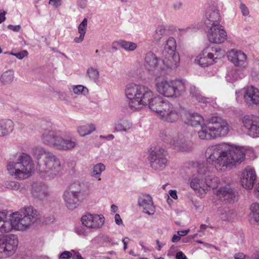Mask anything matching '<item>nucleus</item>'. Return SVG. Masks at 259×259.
I'll return each mask as SVG.
<instances>
[{"mask_svg":"<svg viewBox=\"0 0 259 259\" xmlns=\"http://www.w3.org/2000/svg\"><path fill=\"white\" fill-rule=\"evenodd\" d=\"M128 107L136 111L148 106L160 119L168 122L177 121L181 116V109L175 107L161 97H153V92L148 87L134 83L127 84L125 89Z\"/></svg>","mask_w":259,"mask_h":259,"instance_id":"1","label":"nucleus"},{"mask_svg":"<svg viewBox=\"0 0 259 259\" xmlns=\"http://www.w3.org/2000/svg\"><path fill=\"white\" fill-rule=\"evenodd\" d=\"M207 163L217 170H223L245 158L244 148L223 143L208 147L205 154Z\"/></svg>","mask_w":259,"mask_h":259,"instance_id":"2","label":"nucleus"},{"mask_svg":"<svg viewBox=\"0 0 259 259\" xmlns=\"http://www.w3.org/2000/svg\"><path fill=\"white\" fill-rule=\"evenodd\" d=\"M39 219L38 213L33 207L25 206L11 213L0 212V232L7 233L13 230L25 231L30 229Z\"/></svg>","mask_w":259,"mask_h":259,"instance_id":"3","label":"nucleus"},{"mask_svg":"<svg viewBox=\"0 0 259 259\" xmlns=\"http://www.w3.org/2000/svg\"><path fill=\"white\" fill-rule=\"evenodd\" d=\"M32 152L37 159V170L41 177L54 178L59 174L62 167L56 156L41 147H35Z\"/></svg>","mask_w":259,"mask_h":259,"instance_id":"4","label":"nucleus"},{"mask_svg":"<svg viewBox=\"0 0 259 259\" xmlns=\"http://www.w3.org/2000/svg\"><path fill=\"white\" fill-rule=\"evenodd\" d=\"M6 169L10 176L20 180L29 178L35 171L32 158L26 153H20L16 161H8Z\"/></svg>","mask_w":259,"mask_h":259,"instance_id":"5","label":"nucleus"},{"mask_svg":"<svg viewBox=\"0 0 259 259\" xmlns=\"http://www.w3.org/2000/svg\"><path fill=\"white\" fill-rule=\"evenodd\" d=\"M43 142L56 149L70 151L77 145L76 140L71 138H65L62 132L54 128L45 130L41 136Z\"/></svg>","mask_w":259,"mask_h":259,"instance_id":"6","label":"nucleus"},{"mask_svg":"<svg viewBox=\"0 0 259 259\" xmlns=\"http://www.w3.org/2000/svg\"><path fill=\"white\" fill-rule=\"evenodd\" d=\"M155 87L158 93L167 98H178L186 91L185 82L180 79L157 78L155 79Z\"/></svg>","mask_w":259,"mask_h":259,"instance_id":"7","label":"nucleus"},{"mask_svg":"<svg viewBox=\"0 0 259 259\" xmlns=\"http://www.w3.org/2000/svg\"><path fill=\"white\" fill-rule=\"evenodd\" d=\"M165 151L160 147H157L153 150L149 157L150 166L155 170L163 169L167 164V160L165 157Z\"/></svg>","mask_w":259,"mask_h":259,"instance_id":"8","label":"nucleus"},{"mask_svg":"<svg viewBox=\"0 0 259 259\" xmlns=\"http://www.w3.org/2000/svg\"><path fill=\"white\" fill-rule=\"evenodd\" d=\"M207 37L209 41L213 44L223 43L227 38V32L221 25H217L206 28Z\"/></svg>","mask_w":259,"mask_h":259,"instance_id":"9","label":"nucleus"},{"mask_svg":"<svg viewBox=\"0 0 259 259\" xmlns=\"http://www.w3.org/2000/svg\"><path fill=\"white\" fill-rule=\"evenodd\" d=\"M105 221L104 217L102 214L87 213L81 218L83 226L86 228L94 230L101 228Z\"/></svg>","mask_w":259,"mask_h":259,"instance_id":"10","label":"nucleus"},{"mask_svg":"<svg viewBox=\"0 0 259 259\" xmlns=\"http://www.w3.org/2000/svg\"><path fill=\"white\" fill-rule=\"evenodd\" d=\"M144 67L151 74L156 75L164 68L161 67L159 60L156 55L152 52H148L145 56Z\"/></svg>","mask_w":259,"mask_h":259,"instance_id":"11","label":"nucleus"},{"mask_svg":"<svg viewBox=\"0 0 259 259\" xmlns=\"http://www.w3.org/2000/svg\"><path fill=\"white\" fill-rule=\"evenodd\" d=\"M210 119L214 139L225 137L228 135L229 132V126L225 120L219 116H213Z\"/></svg>","mask_w":259,"mask_h":259,"instance_id":"12","label":"nucleus"},{"mask_svg":"<svg viewBox=\"0 0 259 259\" xmlns=\"http://www.w3.org/2000/svg\"><path fill=\"white\" fill-rule=\"evenodd\" d=\"M18 245V239L16 236L10 235L1 238V252L9 255L16 251Z\"/></svg>","mask_w":259,"mask_h":259,"instance_id":"13","label":"nucleus"},{"mask_svg":"<svg viewBox=\"0 0 259 259\" xmlns=\"http://www.w3.org/2000/svg\"><path fill=\"white\" fill-rule=\"evenodd\" d=\"M244 126L248 130L249 135L252 137H259V117L245 115L242 118Z\"/></svg>","mask_w":259,"mask_h":259,"instance_id":"14","label":"nucleus"},{"mask_svg":"<svg viewBox=\"0 0 259 259\" xmlns=\"http://www.w3.org/2000/svg\"><path fill=\"white\" fill-rule=\"evenodd\" d=\"M227 57L235 66L241 69H244L247 66L246 55L241 51L232 50L228 52Z\"/></svg>","mask_w":259,"mask_h":259,"instance_id":"15","label":"nucleus"},{"mask_svg":"<svg viewBox=\"0 0 259 259\" xmlns=\"http://www.w3.org/2000/svg\"><path fill=\"white\" fill-rule=\"evenodd\" d=\"M204 23L206 28L221 25V16L219 10L214 7H209L205 11Z\"/></svg>","mask_w":259,"mask_h":259,"instance_id":"16","label":"nucleus"},{"mask_svg":"<svg viewBox=\"0 0 259 259\" xmlns=\"http://www.w3.org/2000/svg\"><path fill=\"white\" fill-rule=\"evenodd\" d=\"M190 185L191 188L198 194L200 197H204L206 192V184L204 177L200 175L194 176L191 180Z\"/></svg>","mask_w":259,"mask_h":259,"instance_id":"17","label":"nucleus"},{"mask_svg":"<svg viewBox=\"0 0 259 259\" xmlns=\"http://www.w3.org/2000/svg\"><path fill=\"white\" fill-rule=\"evenodd\" d=\"M215 195L220 199H223L228 202L234 201L237 197V193L230 184H227L219 188Z\"/></svg>","mask_w":259,"mask_h":259,"instance_id":"18","label":"nucleus"},{"mask_svg":"<svg viewBox=\"0 0 259 259\" xmlns=\"http://www.w3.org/2000/svg\"><path fill=\"white\" fill-rule=\"evenodd\" d=\"M255 170L250 167L246 168L242 174L241 184L243 187L250 190L252 188L256 180Z\"/></svg>","mask_w":259,"mask_h":259,"instance_id":"19","label":"nucleus"},{"mask_svg":"<svg viewBox=\"0 0 259 259\" xmlns=\"http://www.w3.org/2000/svg\"><path fill=\"white\" fill-rule=\"evenodd\" d=\"M209 49H204L202 52L196 57L195 59V63L202 67H207L214 62L215 59L213 54L210 52Z\"/></svg>","mask_w":259,"mask_h":259,"instance_id":"20","label":"nucleus"},{"mask_svg":"<svg viewBox=\"0 0 259 259\" xmlns=\"http://www.w3.org/2000/svg\"><path fill=\"white\" fill-rule=\"evenodd\" d=\"M138 203L139 206L142 208L144 212L149 215H153L155 213V207L152 198L149 195L142 194L140 195Z\"/></svg>","mask_w":259,"mask_h":259,"instance_id":"21","label":"nucleus"},{"mask_svg":"<svg viewBox=\"0 0 259 259\" xmlns=\"http://www.w3.org/2000/svg\"><path fill=\"white\" fill-rule=\"evenodd\" d=\"M243 98L249 105L259 104V90L253 86H249L244 89Z\"/></svg>","mask_w":259,"mask_h":259,"instance_id":"22","label":"nucleus"},{"mask_svg":"<svg viewBox=\"0 0 259 259\" xmlns=\"http://www.w3.org/2000/svg\"><path fill=\"white\" fill-rule=\"evenodd\" d=\"M72 192L65 191L63 194V199L65 202V205L69 209L76 208L81 197L78 195L79 192L74 191L72 187Z\"/></svg>","mask_w":259,"mask_h":259,"instance_id":"23","label":"nucleus"},{"mask_svg":"<svg viewBox=\"0 0 259 259\" xmlns=\"http://www.w3.org/2000/svg\"><path fill=\"white\" fill-rule=\"evenodd\" d=\"M200 127L201 129L197 132L198 137L200 139L203 140L215 139L210 118L206 123L204 122Z\"/></svg>","mask_w":259,"mask_h":259,"instance_id":"24","label":"nucleus"},{"mask_svg":"<svg viewBox=\"0 0 259 259\" xmlns=\"http://www.w3.org/2000/svg\"><path fill=\"white\" fill-rule=\"evenodd\" d=\"M162 62L166 68L173 69L179 66L180 56L178 53L162 54Z\"/></svg>","mask_w":259,"mask_h":259,"instance_id":"25","label":"nucleus"},{"mask_svg":"<svg viewBox=\"0 0 259 259\" xmlns=\"http://www.w3.org/2000/svg\"><path fill=\"white\" fill-rule=\"evenodd\" d=\"M184 122L187 125L193 127L201 126L204 122V119L202 116L197 113H187Z\"/></svg>","mask_w":259,"mask_h":259,"instance_id":"26","label":"nucleus"},{"mask_svg":"<svg viewBox=\"0 0 259 259\" xmlns=\"http://www.w3.org/2000/svg\"><path fill=\"white\" fill-rule=\"evenodd\" d=\"M180 138L174 145V149L177 151L184 152L189 151L192 149L193 143L191 141H186L182 135H179Z\"/></svg>","mask_w":259,"mask_h":259,"instance_id":"27","label":"nucleus"},{"mask_svg":"<svg viewBox=\"0 0 259 259\" xmlns=\"http://www.w3.org/2000/svg\"><path fill=\"white\" fill-rule=\"evenodd\" d=\"M14 123L11 119L0 120V137L6 136L13 131Z\"/></svg>","mask_w":259,"mask_h":259,"instance_id":"28","label":"nucleus"},{"mask_svg":"<svg viewBox=\"0 0 259 259\" xmlns=\"http://www.w3.org/2000/svg\"><path fill=\"white\" fill-rule=\"evenodd\" d=\"M133 127V123L127 119L118 120L114 124V130L117 132L128 133Z\"/></svg>","mask_w":259,"mask_h":259,"instance_id":"29","label":"nucleus"},{"mask_svg":"<svg viewBox=\"0 0 259 259\" xmlns=\"http://www.w3.org/2000/svg\"><path fill=\"white\" fill-rule=\"evenodd\" d=\"M32 194L39 199H43L49 194L47 187L43 185L34 184L32 187Z\"/></svg>","mask_w":259,"mask_h":259,"instance_id":"30","label":"nucleus"},{"mask_svg":"<svg viewBox=\"0 0 259 259\" xmlns=\"http://www.w3.org/2000/svg\"><path fill=\"white\" fill-rule=\"evenodd\" d=\"M160 139L164 142L170 144L174 148L173 144L176 143L177 141L180 138L179 135H174L168 131H162L159 135Z\"/></svg>","mask_w":259,"mask_h":259,"instance_id":"31","label":"nucleus"},{"mask_svg":"<svg viewBox=\"0 0 259 259\" xmlns=\"http://www.w3.org/2000/svg\"><path fill=\"white\" fill-rule=\"evenodd\" d=\"M88 22V19L85 18L78 25V32L79 34V36H76L74 38V41L75 43H81L84 40L87 30Z\"/></svg>","mask_w":259,"mask_h":259,"instance_id":"32","label":"nucleus"},{"mask_svg":"<svg viewBox=\"0 0 259 259\" xmlns=\"http://www.w3.org/2000/svg\"><path fill=\"white\" fill-rule=\"evenodd\" d=\"M206 184V192L210 189H217L220 184V180L218 177L212 175H208L204 177Z\"/></svg>","mask_w":259,"mask_h":259,"instance_id":"33","label":"nucleus"},{"mask_svg":"<svg viewBox=\"0 0 259 259\" xmlns=\"http://www.w3.org/2000/svg\"><path fill=\"white\" fill-rule=\"evenodd\" d=\"M177 48L176 41L174 37H169L164 46V49L162 54L167 55V53H177L176 50Z\"/></svg>","mask_w":259,"mask_h":259,"instance_id":"34","label":"nucleus"},{"mask_svg":"<svg viewBox=\"0 0 259 259\" xmlns=\"http://www.w3.org/2000/svg\"><path fill=\"white\" fill-rule=\"evenodd\" d=\"M96 130L95 126L94 124H88L77 127V132L78 134L81 136L84 137L92 133Z\"/></svg>","mask_w":259,"mask_h":259,"instance_id":"35","label":"nucleus"},{"mask_svg":"<svg viewBox=\"0 0 259 259\" xmlns=\"http://www.w3.org/2000/svg\"><path fill=\"white\" fill-rule=\"evenodd\" d=\"M14 77V72L11 70H9L4 72L0 76V84H8L11 83Z\"/></svg>","mask_w":259,"mask_h":259,"instance_id":"36","label":"nucleus"},{"mask_svg":"<svg viewBox=\"0 0 259 259\" xmlns=\"http://www.w3.org/2000/svg\"><path fill=\"white\" fill-rule=\"evenodd\" d=\"M190 94L192 97L200 103H207L210 102V99L202 97L199 91L195 87H192L190 89Z\"/></svg>","mask_w":259,"mask_h":259,"instance_id":"37","label":"nucleus"},{"mask_svg":"<svg viewBox=\"0 0 259 259\" xmlns=\"http://www.w3.org/2000/svg\"><path fill=\"white\" fill-rule=\"evenodd\" d=\"M87 76L94 82H97L100 77L98 68L93 66L89 67L87 70Z\"/></svg>","mask_w":259,"mask_h":259,"instance_id":"38","label":"nucleus"},{"mask_svg":"<svg viewBox=\"0 0 259 259\" xmlns=\"http://www.w3.org/2000/svg\"><path fill=\"white\" fill-rule=\"evenodd\" d=\"M105 170V166L102 163H99L93 166L91 175L92 177L101 180L100 178L101 174Z\"/></svg>","mask_w":259,"mask_h":259,"instance_id":"39","label":"nucleus"},{"mask_svg":"<svg viewBox=\"0 0 259 259\" xmlns=\"http://www.w3.org/2000/svg\"><path fill=\"white\" fill-rule=\"evenodd\" d=\"M118 45L126 51H133L137 48V44L126 40H119L117 42Z\"/></svg>","mask_w":259,"mask_h":259,"instance_id":"40","label":"nucleus"},{"mask_svg":"<svg viewBox=\"0 0 259 259\" xmlns=\"http://www.w3.org/2000/svg\"><path fill=\"white\" fill-rule=\"evenodd\" d=\"M235 217V213L233 210L230 209L229 208H224L221 213L220 218L222 220L231 221Z\"/></svg>","mask_w":259,"mask_h":259,"instance_id":"41","label":"nucleus"},{"mask_svg":"<svg viewBox=\"0 0 259 259\" xmlns=\"http://www.w3.org/2000/svg\"><path fill=\"white\" fill-rule=\"evenodd\" d=\"M69 90L74 93L76 95H86L89 93L88 89L82 85H72Z\"/></svg>","mask_w":259,"mask_h":259,"instance_id":"42","label":"nucleus"},{"mask_svg":"<svg viewBox=\"0 0 259 259\" xmlns=\"http://www.w3.org/2000/svg\"><path fill=\"white\" fill-rule=\"evenodd\" d=\"M167 30L164 25H160L156 28L154 35V38L155 41L158 42L161 39L167 34Z\"/></svg>","mask_w":259,"mask_h":259,"instance_id":"43","label":"nucleus"},{"mask_svg":"<svg viewBox=\"0 0 259 259\" xmlns=\"http://www.w3.org/2000/svg\"><path fill=\"white\" fill-rule=\"evenodd\" d=\"M72 256L73 259H84L78 252H75L73 255L70 251H65L62 252L60 256L59 259H70Z\"/></svg>","mask_w":259,"mask_h":259,"instance_id":"44","label":"nucleus"},{"mask_svg":"<svg viewBox=\"0 0 259 259\" xmlns=\"http://www.w3.org/2000/svg\"><path fill=\"white\" fill-rule=\"evenodd\" d=\"M250 210L255 221L259 223V204L258 203H253L250 206Z\"/></svg>","mask_w":259,"mask_h":259,"instance_id":"45","label":"nucleus"},{"mask_svg":"<svg viewBox=\"0 0 259 259\" xmlns=\"http://www.w3.org/2000/svg\"><path fill=\"white\" fill-rule=\"evenodd\" d=\"M6 187L8 189L13 190H19L20 189V184L19 183L15 181L8 182L6 184Z\"/></svg>","mask_w":259,"mask_h":259,"instance_id":"46","label":"nucleus"},{"mask_svg":"<svg viewBox=\"0 0 259 259\" xmlns=\"http://www.w3.org/2000/svg\"><path fill=\"white\" fill-rule=\"evenodd\" d=\"M72 187H73V189L74 190V191L79 192L78 195L80 196H82V193H81L82 187H81L80 183H74L72 184L70 186L69 190L67 191V192H72V190H73L72 188Z\"/></svg>","mask_w":259,"mask_h":259,"instance_id":"47","label":"nucleus"},{"mask_svg":"<svg viewBox=\"0 0 259 259\" xmlns=\"http://www.w3.org/2000/svg\"><path fill=\"white\" fill-rule=\"evenodd\" d=\"M85 226H78L75 229V232L79 235L86 236L88 234V232L85 229Z\"/></svg>","mask_w":259,"mask_h":259,"instance_id":"48","label":"nucleus"},{"mask_svg":"<svg viewBox=\"0 0 259 259\" xmlns=\"http://www.w3.org/2000/svg\"><path fill=\"white\" fill-rule=\"evenodd\" d=\"M10 54L16 57L18 59L21 60L23 59L25 57L27 56L28 55V53L26 50H23L18 53H11Z\"/></svg>","mask_w":259,"mask_h":259,"instance_id":"49","label":"nucleus"},{"mask_svg":"<svg viewBox=\"0 0 259 259\" xmlns=\"http://www.w3.org/2000/svg\"><path fill=\"white\" fill-rule=\"evenodd\" d=\"M183 6V3L181 1L175 2L172 6V9L175 11L181 10Z\"/></svg>","mask_w":259,"mask_h":259,"instance_id":"50","label":"nucleus"},{"mask_svg":"<svg viewBox=\"0 0 259 259\" xmlns=\"http://www.w3.org/2000/svg\"><path fill=\"white\" fill-rule=\"evenodd\" d=\"M240 9L243 16H246L249 14V10L247 7L243 4L241 3L240 5Z\"/></svg>","mask_w":259,"mask_h":259,"instance_id":"51","label":"nucleus"},{"mask_svg":"<svg viewBox=\"0 0 259 259\" xmlns=\"http://www.w3.org/2000/svg\"><path fill=\"white\" fill-rule=\"evenodd\" d=\"M234 257L235 259H249V257L245 255L242 252H238L235 253Z\"/></svg>","mask_w":259,"mask_h":259,"instance_id":"52","label":"nucleus"},{"mask_svg":"<svg viewBox=\"0 0 259 259\" xmlns=\"http://www.w3.org/2000/svg\"><path fill=\"white\" fill-rule=\"evenodd\" d=\"M49 4L53 7L57 8L61 4V0H50Z\"/></svg>","mask_w":259,"mask_h":259,"instance_id":"53","label":"nucleus"},{"mask_svg":"<svg viewBox=\"0 0 259 259\" xmlns=\"http://www.w3.org/2000/svg\"><path fill=\"white\" fill-rule=\"evenodd\" d=\"M114 220L115 223L118 225H121L123 224L122 220H121L120 216L118 213L115 214L114 216Z\"/></svg>","mask_w":259,"mask_h":259,"instance_id":"54","label":"nucleus"},{"mask_svg":"<svg viewBox=\"0 0 259 259\" xmlns=\"http://www.w3.org/2000/svg\"><path fill=\"white\" fill-rule=\"evenodd\" d=\"M8 28L14 31L18 32L21 29V26L20 25H9Z\"/></svg>","mask_w":259,"mask_h":259,"instance_id":"55","label":"nucleus"},{"mask_svg":"<svg viewBox=\"0 0 259 259\" xmlns=\"http://www.w3.org/2000/svg\"><path fill=\"white\" fill-rule=\"evenodd\" d=\"M176 259H187V256L182 251H178L176 255Z\"/></svg>","mask_w":259,"mask_h":259,"instance_id":"56","label":"nucleus"},{"mask_svg":"<svg viewBox=\"0 0 259 259\" xmlns=\"http://www.w3.org/2000/svg\"><path fill=\"white\" fill-rule=\"evenodd\" d=\"M78 5L81 8H84L87 5V0H78Z\"/></svg>","mask_w":259,"mask_h":259,"instance_id":"57","label":"nucleus"},{"mask_svg":"<svg viewBox=\"0 0 259 259\" xmlns=\"http://www.w3.org/2000/svg\"><path fill=\"white\" fill-rule=\"evenodd\" d=\"M169 194L174 199H177L178 198L177 191L176 190H170L169 191Z\"/></svg>","mask_w":259,"mask_h":259,"instance_id":"58","label":"nucleus"},{"mask_svg":"<svg viewBox=\"0 0 259 259\" xmlns=\"http://www.w3.org/2000/svg\"><path fill=\"white\" fill-rule=\"evenodd\" d=\"M190 232V230H182L178 231V235L180 237L186 235Z\"/></svg>","mask_w":259,"mask_h":259,"instance_id":"59","label":"nucleus"},{"mask_svg":"<svg viewBox=\"0 0 259 259\" xmlns=\"http://www.w3.org/2000/svg\"><path fill=\"white\" fill-rule=\"evenodd\" d=\"M254 195L258 199H259V183H257L255 186V188H254Z\"/></svg>","mask_w":259,"mask_h":259,"instance_id":"60","label":"nucleus"},{"mask_svg":"<svg viewBox=\"0 0 259 259\" xmlns=\"http://www.w3.org/2000/svg\"><path fill=\"white\" fill-rule=\"evenodd\" d=\"M6 12L5 11H0V23L4 22L5 19Z\"/></svg>","mask_w":259,"mask_h":259,"instance_id":"61","label":"nucleus"},{"mask_svg":"<svg viewBox=\"0 0 259 259\" xmlns=\"http://www.w3.org/2000/svg\"><path fill=\"white\" fill-rule=\"evenodd\" d=\"M181 239V237L178 235H174L172 238L171 241L172 242H177Z\"/></svg>","mask_w":259,"mask_h":259,"instance_id":"62","label":"nucleus"},{"mask_svg":"<svg viewBox=\"0 0 259 259\" xmlns=\"http://www.w3.org/2000/svg\"><path fill=\"white\" fill-rule=\"evenodd\" d=\"M207 171H209V169L207 168V169H203L202 166H200L199 167L198 172L200 174H204V172H206Z\"/></svg>","mask_w":259,"mask_h":259,"instance_id":"63","label":"nucleus"},{"mask_svg":"<svg viewBox=\"0 0 259 259\" xmlns=\"http://www.w3.org/2000/svg\"><path fill=\"white\" fill-rule=\"evenodd\" d=\"M156 242L158 246V250H160L162 246L164 245V244L161 243L158 240H156Z\"/></svg>","mask_w":259,"mask_h":259,"instance_id":"64","label":"nucleus"}]
</instances>
